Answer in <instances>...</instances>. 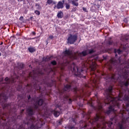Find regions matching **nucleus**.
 Listing matches in <instances>:
<instances>
[{
    "label": "nucleus",
    "mask_w": 129,
    "mask_h": 129,
    "mask_svg": "<svg viewBox=\"0 0 129 129\" xmlns=\"http://www.w3.org/2000/svg\"><path fill=\"white\" fill-rule=\"evenodd\" d=\"M49 38L50 39H53L54 38V36L53 35H50L49 36Z\"/></svg>",
    "instance_id": "a18cd8bd"
},
{
    "label": "nucleus",
    "mask_w": 129,
    "mask_h": 129,
    "mask_svg": "<svg viewBox=\"0 0 129 129\" xmlns=\"http://www.w3.org/2000/svg\"><path fill=\"white\" fill-rule=\"evenodd\" d=\"M121 84H123L125 87H128L129 85L128 81H126L125 82H122Z\"/></svg>",
    "instance_id": "c85d7f7f"
},
{
    "label": "nucleus",
    "mask_w": 129,
    "mask_h": 129,
    "mask_svg": "<svg viewBox=\"0 0 129 129\" xmlns=\"http://www.w3.org/2000/svg\"><path fill=\"white\" fill-rule=\"evenodd\" d=\"M16 36H21V33H17Z\"/></svg>",
    "instance_id": "49530a36"
},
{
    "label": "nucleus",
    "mask_w": 129,
    "mask_h": 129,
    "mask_svg": "<svg viewBox=\"0 0 129 129\" xmlns=\"http://www.w3.org/2000/svg\"><path fill=\"white\" fill-rule=\"evenodd\" d=\"M44 103V101L43 99H39L34 101V103L32 106H29L26 108V115L30 117L29 121H31L32 123L35 122V118L32 116L35 114L36 111L39 112V107L40 106H42Z\"/></svg>",
    "instance_id": "20e7f679"
},
{
    "label": "nucleus",
    "mask_w": 129,
    "mask_h": 129,
    "mask_svg": "<svg viewBox=\"0 0 129 129\" xmlns=\"http://www.w3.org/2000/svg\"><path fill=\"white\" fill-rule=\"evenodd\" d=\"M27 125H29V122H27Z\"/></svg>",
    "instance_id": "13d9d810"
},
{
    "label": "nucleus",
    "mask_w": 129,
    "mask_h": 129,
    "mask_svg": "<svg viewBox=\"0 0 129 129\" xmlns=\"http://www.w3.org/2000/svg\"><path fill=\"white\" fill-rule=\"evenodd\" d=\"M73 102V100L72 98H69L68 103L69 104H72Z\"/></svg>",
    "instance_id": "e433bc0d"
},
{
    "label": "nucleus",
    "mask_w": 129,
    "mask_h": 129,
    "mask_svg": "<svg viewBox=\"0 0 129 129\" xmlns=\"http://www.w3.org/2000/svg\"><path fill=\"white\" fill-rule=\"evenodd\" d=\"M15 81H13V82L14 83Z\"/></svg>",
    "instance_id": "338daca9"
},
{
    "label": "nucleus",
    "mask_w": 129,
    "mask_h": 129,
    "mask_svg": "<svg viewBox=\"0 0 129 129\" xmlns=\"http://www.w3.org/2000/svg\"><path fill=\"white\" fill-rule=\"evenodd\" d=\"M17 90L18 91L22 92V91H23V86L21 85H19L17 88Z\"/></svg>",
    "instance_id": "a878e982"
},
{
    "label": "nucleus",
    "mask_w": 129,
    "mask_h": 129,
    "mask_svg": "<svg viewBox=\"0 0 129 129\" xmlns=\"http://www.w3.org/2000/svg\"><path fill=\"white\" fill-rule=\"evenodd\" d=\"M3 44H4L3 41H1V43H0V45H3Z\"/></svg>",
    "instance_id": "5fc2aeb1"
},
{
    "label": "nucleus",
    "mask_w": 129,
    "mask_h": 129,
    "mask_svg": "<svg viewBox=\"0 0 129 129\" xmlns=\"http://www.w3.org/2000/svg\"><path fill=\"white\" fill-rule=\"evenodd\" d=\"M5 83L0 84V91H2V93L0 94V106L3 107L4 109L10 110L11 104H6L8 101L9 98L8 95L10 91V86L9 84L11 83V79L7 77L5 79Z\"/></svg>",
    "instance_id": "f03ea898"
},
{
    "label": "nucleus",
    "mask_w": 129,
    "mask_h": 129,
    "mask_svg": "<svg viewBox=\"0 0 129 129\" xmlns=\"http://www.w3.org/2000/svg\"><path fill=\"white\" fill-rule=\"evenodd\" d=\"M18 1L19 2H22L23 1V0H18Z\"/></svg>",
    "instance_id": "4d7b16f0"
},
{
    "label": "nucleus",
    "mask_w": 129,
    "mask_h": 129,
    "mask_svg": "<svg viewBox=\"0 0 129 129\" xmlns=\"http://www.w3.org/2000/svg\"><path fill=\"white\" fill-rule=\"evenodd\" d=\"M27 98H28V100H31V102L33 101V98L31 99V95H28Z\"/></svg>",
    "instance_id": "4c0bfd02"
},
{
    "label": "nucleus",
    "mask_w": 129,
    "mask_h": 129,
    "mask_svg": "<svg viewBox=\"0 0 129 129\" xmlns=\"http://www.w3.org/2000/svg\"><path fill=\"white\" fill-rule=\"evenodd\" d=\"M126 105L127 107H129V103H127Z\"/></svg>",
    "instance_id": "864d4df0"
},
{
    "label": "nucleus",
    "mask_w": 129,
    "mask_h": 129,
    "mask_svg": "<svg viewBox=\"0 0 129 129\" xmlns=\"http://www.w3.org/2000/svg\"><path fill=\"white\" fill-rule=\"evenodd\" d=\"M34 13H35L36 15H38V16H39V15H40V14H41V12H40L39 11H38V10H35V11H34Z\"/></svg>",
    "instance_id": "473e14b6"
},
{
    "label": "nucleus",
    "mask_w": 129,
    "mask_h": 129,
    "mask_svg": "<svg viewBox=\"0 0 129 129\" xmlns=\"http://www.w3.org/2000/svg\"><path fill=\"white\" fill-rule=\"evenodd\" d=\"M42 111H43V112L44 114L47 113L48 112V108L47 106L46 105L44 106V107H43V108Z\"/></svg>",
    "instance_id": "5701e85b"
},
{
    "label": "nucleus",
    "mask_w": 129,
    "mask_h": 129,
    "mask_svg": "<svg viewBox=\"0 0 129 129\" xmlns=\"http://www.w3.org/2000/svg\"><path fill=\"white\" fill-rule=\"evenodd\" d=\"M68 128L69 129H77L75 125H70V126H69Z\"/></svg>",
    "instance_id": "c756f323"
},
{
    "label": "nucleus",
    "mask_w": 129,
    "mask_h": 129,
    "mask_svg": "<svg viewBox=\"0 0 129 129\" xmlns=\"http://www.w3.org/2000/svg\"><path fill=\"white\" fill-rule=\"evenodd\" d=\"M9 117V114L8 113H3V116H1V118L3 120H4V118H8Z\"/></svg>",
    "instance_id": "393cba45"
},
{
    "label": "nucleus",
    "mask_w": 129,
    "mask_h": 129,
    "mask_svg": "<svg viewBox=\"0 0 129 129\" xmlns=\"http://www.w3.org/2000/svg\"><path fill=\"white\" fill-rule=\"evenodd\" d=\"M28 50L29 52L30 53H33L36 51L35 47H32V46L28 47Z\"/></svg>",
    "instance_id": "a211bd4d"
},
{
    "label": "nucleus",
    "mask_w": 129,
    "mask_h": 129,
    "mask_svg": "<svg viewBox=\"0 0 129 129\" xmlns=\"http://www.w3.org/2000/svg\"><path fill=\"white\" fill-rule=\"evenodd\" d=\"M79 54L82 56H86L87 55H88V52L87 50H85L81 52H80Z\"/></svg>",
    "instance_id": "dca6fc26"
},
{
    "label": "nucleus",
    "mask_w": 129,
    "mask_h": 129,
    "mask_svg": "<svg viewBox=\"0 0 129 129\" xmlns=\"http://www.w3.org/2000/svg\"><path fill=\"white\" fill-rule=\"evenodd\" d=\"M32 34H33V35L35 36L36 34V33L35 31H33L32 32Z\"/></svg>",
    "instance_id": "09e8293b"
},
{
    "label": "nucleus",
    "mask_w": 129,
    "mask_h": 129,
    "mask_svg": "<svg viewBox=\"0 0 129 129\" xmlns=\"http://www.w3.org/2000/svg\"><path fill=\"white\" fill-rule=\"evenodd\" d=\"M102 76H103V78L106 80H108V79L111 80V81L114 82V83H116V81L117 79L115 78V74H112L111 76H109V75L106 74V73H102Z\"/></svg>",
    "instance_id": "1a4fd4ad"
},
{
    "label": "nucleus",
    "mask_w": 129,
    "mask_h": 129,
    "mask_svg": "<svg viewBox=\"0 0 129 129\" xmlns=\"http://www.w3.org/2000/svg\"><path fill=\"white\" fill-rule=\"evenodd\" d=\"M117 127L119 129H124L125 127L124 122H120L119 123H118L117 124Z\"/></svg>",
    "instance_id": "2eb2a0df"
},
{
    "label": "nucleus",
    "mask_w": 129,
    "mask_h": 129,
    "mask_svg": "<svg viewBox=\"0 0 129 129\" xmlns=\"http://www.w3.org/2000/svg\"><path fill=\"white\" fill-rule=\"evenodd\" d=\"M35 39V38H29V39H28V40H34V39Z\"/></svg>",
    "instance_id": "603ef678"
},
{
    "label": "nucleus",
    "mask_w": 129,
    "mask_h": 129,
    "mask_svg": "<svg viewBox=\"0 0 129 129\" xmlns=\"http://www.w3.org/2000/svg\"><path fill=\"white\" fill-rule=\"evenodd\" d=\"M4 81V78H2V79H1V80H0V82H3Z\"/></svg>",
    "instance_id": "3c124183"
},
{
    "label": "nucleus",
    "mask_w": 129,
    "mask_h": 129,
    "mask_svg": "<svg viewBox=\"0 0 129 129\" xmlns=\"http://www.w3.org/2000/svg\"><path fill=\"white\" fill-rule=\"evenodd\" d=\"M25 67V65L23 62L18 63V67L17 68L19 70H22Z\"/></svg>",
    "instance_id": "6ab92c4d"
},
{
    "label": "nucleus",
    "mask_w": 129,
    "mask_h": 129,
    "mask_svg": "<svg viewBox=\"0 0 129 129\" xmlns=\"http://www.w3.org/2000/svg\"><path fill=\"white\" fill-rule=\"evenodd\" d=\"M9 96L10 97H12L14 96V94L12 92L9 93Z\"/></svg>",
    "instance_id": "37998d69"
},
{
    "label": "nucleus",
    "mask_w": 129,
    "mask_h": 129,
    "mask_svg": "<svg viewBox=\"0 0 129 129\" xmlns=\"http://www.w3.org/2000/svg\"><path fill=\"white\" fill-rule=\"evenodd\" d=\"M93 129H97V128H96V127H94Z\"/></svg>",
    "instance_id": "bf43d9fd"
},
{
    "label": "nucleus",
    "mask_w": 129,
    "mask_h": 129,
    "mask_svg": "<svg viewBox=\"0 0 129 129\" xmlns=\"http://www.w3.org/2000/svg\"><path fill=\"white\" fill-rule=\"evenodd\" d=\"M66 8L67 10H70V5L68 3L66 4Z\"/></svg>",
    "instance_id": "c9c22d12"
},
{
    "label": "nucleus",
    "mask_w": 129,
    "mask_h": 129,
    "mask_svg": "<svg viewBox=\"0 0 129 129\" xmlns=\"http://www.w3.org/2000/svg\"><path fill=\"white\" fill-rule=\"evenodd\" d=\"M110 62L111 64V66L109 70H112L113 69H115L117 72V74L120 78L126 80L128 77L129 71L125 69V66L129 65V61L125 60L123 62L121 61L120 58L115 59L114 58H111L110 60ZM123 68H121L123 67Z\"/></svg>",
    "instance_id": "7ed1b4c3"
},
{
    "label": "nucleus",
    "mask_w": 129,
    "mask_h": 129,
    "mask_svg": "<svg viewBox=\"0 0 129 129\" xmlns=\"http://www.w3.org/2000/svg\"><path fill=\"white\" fill-rule=\"evenodd\" d=\"M91 70L93 72V75H95V70H96V65H93L90 67Z\"/></svg>",
    "instance_id": "412c9836"
},
{
    "label": "nucleus",
    "mask_w": 129,
    "mask_h": 129,
    "mask_svg": "<svg viewBox=\"0 0 129 129\" xmlns=\"http://www.w3.org/2000/svg\"><path fill=\"white\" fill-rule=\"evenodd\" d=\"M41 75H43V73H40Z\"/></svg>",
    "instance_id": "69168bd1"
},
{
    "label": "nucleus",
    "mask_w": 129,
    "mask_h": 129,
    "mask_svg": "<svg viewBox=\"0 0 129 129\" xmlns=\"http://www.w3.org/2000/svg\"><path fill=\"white\" fill-rule=\"evenodd\" d=\"M117 56V54H115V56Z\"/></svg>",
    "instance_id": "774afa93"
},
{
    "label": "nucleus",
    "mask_w": 129,
    "mask_h": 129,
    "mask_svg": "<svg viewBox=\"0 0 129 129\" xmlns=\"http://www.w3.org/2000/svg\"><path fill=\"white\" fill-rule=\"evenodd\" d=\"M64 16L63 12L61 11H60L57 14V17L58 19H62Z\"/></svg>",
    "instance_id": "f3484780"
},
{
    "label": "nucleus",
    "mask_w": 129,
    "mask_h": 129,
    "mask_svg": "<svg viewBox=\"0 0 129 129\" xmlns=\"http://www.w3.org/2000/svg\"><path fill=\"white\" fill-rule=\"evenodd\" d=\"M2 52H0V57L2 56Z\"/></svg>",
    "instance_id": "680f3d73"
},
{
    "label": "nucleus",
    "mask_w": 129,
    "mask_h": 129,
    "mask_svg": "<svg viewBox=\"0 0 129 129\" xmlns=\"http://www.w3.org/2000/svg\"><path fill=\"white\" fill-rule=\"evenodd\" d=\"M112 90H113L112 86H110L108 89H106L107 93L106 98L104 100V102L105 104L110 105L109 107H108V110H106L105 111V113L107 114H109L111 112H114V107H117L118 109L120 108V101L122 100H124V101H129V97L128 96L125 95L124 97H122L120 93L118 95L117 100H116V98H115L111 95V93H112Z\"/></svg>",
    "instance_id": "f257e3e1"
},
{
    "label": "nucleus",
    "mask_w": 129,
    "mask_h": 129,
    "mask_svg": "<svg viewBox=\"0 0 129 129\" xmlns=\"http://www.w3.org/2000/svg\"><path fill=\"white\" fill-rule=\"evenodd\" d=\"M24 17L23 16H21L19 18V20H23Z\"/></svg>",
    "instance_id": "8fccbe9b"
},
{
    "label": "nucleus",
    "mask_w": 129,
    "mask_h": 129,
    "mask_svg": "<svg viewBox=\"0 0 129 129\" xmlns=\"http://www.w3.org/2000/svg\"><path fill=\"white\" fill-rule=\"evenodd\" d=\"M78 36L76 34H71L69 36L68 38L67 39L68 43L70 44H74L76 41H77Z\"/></svg>",
    "instance_id": "9d476101"
},
{
    "label": "nucleus",
    "mask_w": 129,
    "mask_h": 129,
    "mask_svg": "<svg viewBox=\"0 0 129 129\" xmlns=\"http://www.w3.org/2000/svg\"><path fill=\"white\" fill-rule=\"evenodd\" d=\"M66 82L68 83L66 85H64L63 88L59 90L60 95L63 97L68 99L69 96L68 95V93L71 91L72 87L76 84V81L72 80V81H69L68 78L66 79Z\"/></svg>",
    "instance_id": "423d86ee"
},
{
    "label": "nucleus",
    "mask_w": 129,
    "mask_h": 129,
    "mask_svg": "<svg viewBox=\"0 0 129 129\" xmlns=\"http://www.w3.org/2000/svg\"><path fill=\"white\" fill-rule=\"evenodd\" d=\"M2 112V111H1V110H0V113H1Z\"/></svg>",
    "instance_id": "0e129e2a"
},
{
    "label": "nucleus",
    "mask_w": 129,
    "mask_h": 129,
    "mask_svg": "<svg viewBox=\"0 0 129 129\" xmlns=\"http://www.w3.org/2000/svg\"><path fill=\"white\" fill-rule=\"evenodd\" d=\"M88 50V54H93L95 52V50H94V49H88L87 50Z\"/></svg>",
    "instance_id": "bb28decb"
},
{
    "label": "nucleus",
    "mask_w": 129,
    "mask_h": 129,
    "mask_svg": "<svg viewBox=\"0 0 129 129\" xmlns=\"http://www.w3.org/2000/svg\"><path fill=\"white\" fill-rule=\"evenodd\" d=\"M38 127L34 124H31L30 126V129H38Z\"/></svg>",
    "instance_id": "cd10ccee"
},
{
    "label": "nucleus",
    "mask_w": 129,
    "mask_h": 129,
    "mask_svg": "<svg viewBox=\"0 0 129 129\" xmlns=\"http://www.w3.org/2000/svg\"><path fill=\"white\" fill-rule=\"evenodd\" d=\"M110 120L112 121L114 120V122H116V120H117L116 117H114V118H111Z\"/></svg>",
    "instance_id": "58836bf2"
},
{
    "label": "nucleus",
    "mask_w": 129,
    "mask_h": 129,
    "mask_svg": "<svg viewBox=\"0 0 129 129\" xmlns=\"http://www.w3.org/2000/svg\"><path fill=\"white\" fill-rule=\"evenodd\" d=\"M77 90V88L75 87V91H76Z\"/></svg>",
    "instance_id": "052dcab7"
},
{
    "label": "nucleus",
    "mask_w": 129,
    "mask_h": 129,
    "mask_svg": "<svg viewBox=\"0 0 129 129\" xmlns=\"http://www.w3.org/2000/svg\"><path fill=\"white\" fill-rule=\"evenodd\" d=\"M29 76V77H31L33 79V81L35 82L33 83H31L30 84H28L26 86V89L29 88L28 90L29 92L32 91L33 89H34L35 90H37L40 93H42L43 91L46 90L45 86L42 88V87L39 84V81L37 80L36 74H34L33 75H32V73H30Z\"/></svg>",
    "instance_id": "39448f33"
},
{
    "label": "nucleus",
    "mask_w": 129,
    "mask_h": 129,
    "mask_svg": "<svg viewBox=\"0 0 129 129\" xmlns=\"http://www.w3.org/2000/svg\"><path fill=\"white\" fill-rule=\"evenodd\" d=\"M79 0H73L72 1V5H74L76 7H78V6L79 5V4L78 3V2Z\"/></svg>",
    "instance_id": "b1692460"
},
{
    "label": "nucleus",
    "mask_w": 129,
    "mask_h": 129,
    "mask_svg": "<svg viewBox=\"0 0 129 129\" xmlns=\"http://www.w3.org/2000/svg\"><path fill=\"white\" fill-rule=\"evenodd\" d=\"M107 123L109 128H110L111 127V125H112V124H113V123L112 122H111V121H108V122H107Z\"/></svg>",
    "instance_id": "2f4dec72"
},
{
    "label": "nucleus",
    "mask_w": 129,
    "mask_h": 129,
    "mask_svg": "<svg viewBox=\"0 0 129 129\" xmlns=\"http://www.w3.org/2000/svg\"><path fill=\"white\" fill-rule=\"evenodd\" d=\"M87 104L93 109H95V107H94V104H93V99L92 98H91V99L87 102Z\"/></svg>",
    "instance_id": "f8f14e48"
},
{
    "label": "nucleus",
    "mask_w": 129,
    "mask_h": 129,
    "mask_svg": "<svg viewBox=\"0 0 129 129\" xmlns=\"http://www.w3.org/2000/svg\"><path fill=\"white\" fill-rule=\"evenodd\" d=\"M35 6L37 7V9H40L41 8L40 4L38 3H36Z\"/></svg>",
    "instance_id": "f704fd0d"
},
{
    "label": "nucleus",
    "mask_w": 129,
    "mask_h": 129,
    "mask_svg": "<svg viewBox=\"0 0 129 129\" xmlns=\"http://www.w3.org/2000/svg\"><path fill=\"white\" fill-rule=\"evenodd\" d=\"M42 61L43 62H47V61H48V60H47V56H46V57L43 56L42 57Z\"/></svg>",
    "instance_id": "72a5a7b5"
},
{
    "label": "nucleus",
    "mask_w": 129,
    "mask_h": 129,
    "mask_svg": "<svg viewBox=\"0 0 129 129\" xmlns=\"http://www.w3.org/2000/svg\"><path fill=\"white\" fill-rule=\"evenodd\" d=\"M52 57H53V55L47 56V61H50Z\"/></svg>",
    "instance_id": "a19ab883"
},
{
    "label": "nucleus",
    "mask_w": 129,
    "mask_h": 129,
    "mask_svg": "<svg viewBox=\"0 0 129 129\" xmlns=\"http://www.w3.org/2000/svg\"><path fill=\"white\" fill-rule=\"evenodd\" d=\"M43 85V83H41L40 85Z\"/></svg>",
    "instance_id": "e2e57ef3"
},
{
    "label": "nucleus",
    "mask_w": 129,
    "mask_h": 129,
    "mask_svg": "<svg viewBox=\"0 0 129 129\" xmlns=\"http://www.w3.org/2000/svg\"><path fill=\"white\" fill-rule=\"evenodd\" d=\"M104 120V119L101 115H100V114H97L96 115V117L92 120V122H91V124L92 125L96 123L97 127L98 128H99L100 127V125L99 124H97V121H103Z\"/></svg>",
    "instance_id": "6e6552de"
},
{
    "label": "nucleus",
    "mask_w": 129,
    "mask_h": 129,
    "mask_svg": "<svg viewBox=\"0 0 129 129\" xmlns=\"http://www.w3.org/2000/svg\"><path fill=\"white\" fill-rule=\"evenodd\" d=\"M64 1H59L57 3V4L55 5V6L54 7V9H55L56 8L58 10L59 9H63L64 8Z\"/></svg>",
    "instance_id": "9b49d317"
},
{
    "label": "nucleus",
    "mask_w": 129,
    "mask_h": 129,
    "mask_svg": "<svg viewBox=\"0 0 129 129\" xmlns=\"http://www.w3.org/2000/svg\"><path fill=\"white\" fill-rule=\"evenodd\" d=\"M55 81L51 80V82H44V84L46 85L47 87H51L53 86Z\"/></svg>",
    "instance_id": "4468645a"
},
{
    "label": "nucleus",
    "mask_w": 129,
    "mask_h": 129,
    "mask_svg": "<svg viewBox=\"0 0 129 129\" xmlns=\"http://www.w3.org/2000/svg\"><path fill=\"white\" fill-rule=\"evenodd\" d=\"M51 64L52 66H56L57 63V61L55 60H53L51 61Z\"/></svg>",
    "instance_id": "7c9ffc66"
},
{
    "label": "nucleus",
    "mask_w": 129,
    "mask_h": 129,
    "mask_svg": "<svg viewBox=\"0 0 129 129\" xmlns=\"http://www.w3.org/2000/svg\"><path fill=\"white\" fill-rule=\"evenodd\" d=\"M121 52V50L120 49H118L117 50V53H118V54H120Z\"/></svg>",
    "instance_id": "79ce46f5"
},
{
    "label": "nucleus",
    "mask_w": 129,
    "mask_h": 129,
    "mask_svg": "<svg viewBox=\"0 0 129 129\" xmlns=\"http://www.w3.org/2000/svg\"><path fill=\"white\" fill-rule=\"evenodd\" d=\"M11 38H13L15 39V36L13 35V36H11Z\"/></svg>",
    "instance_id": "6e6d98bb"
},
{
    "label": "nucleus",
    "mask_w": 129,
    "mask_h": 129,
    "mask_svg": "<svg viewBox=\"0 0 129 129\" xmlns=\"http://www.w3.org/2000/svg\"><path fill=\"white\" fill-rule=\"evenodd\" d=\"M46 3L48 5H50L51 4H52V5H56V2L53 1V0H47Z\"/></svg>",
    "instance_id": "4be33fe9"
},
{
    "label": "nucleus",
    "mask_w": 129,
    "mask_h": 129,
    "mask_svg": "<svg viewBox=\"0 0 129 129\" xmlns=\"http://www.w3.org/2000/svg\"><path fill=\"white\" fill-rule=\"evenodd\" d=\"M83 10L84 12H86V11H87V10L86 9V8H84V7H83Z\"/></svg>",
    "instance_id": "de8ad7c7"
},
{
    "label": "nucleus",
    "mask_w": 129,
    "mask_h": 129,
    "mask_svg": "<svg viewBox=\"0 0 129 129\" xmlns=\"http://www.w3.org/2000/svg\"><path fill=\"white\" fill-rule=\"evenodd\" d=\"M18 129H25V128L23 126V125H21Z\"/></svg>",
    "instance_id": "c03bdc74"
},
{
    "label": "nucleus",
    "mask_w": 129,
    "mask_h": 129,
    "mask_svg": "<svg viewBox=\"0 0 129 129\" xmlns=\"http://www.w3.org/2000/svg\"><path fill=\"white\" fill-rule=\"evenodd\" d=\"M63 53L65 55L71 56L73 54V52L70 49H66L65 51L63 52Z\"/></svg>",
    "instance_id": "ddd939ff"
},
{
    "label": "nucleus",
    "mask_w": 129,
    "mask_h": 129,
    "mask_svg": "<svg viewBox=\"0 0 129 129\" xmlns=\"http://www.w3.org/2000/svg\"><path fill=\"white\" fill-rule=\"evenodd\" d=\"M77 72L76 70V68L74 67V72L75 76L77 77L83 78L84 79L86 78V75H83V73H86V71H84V69L82 68H78L76 67Z\"/></svg>",
    "instance_id": "0eeeda50"
},
{
    "label": "nucleus",
    "mask_w": 129,
    "mask_h": 129,
    "mask_svg": "<svg viewBox=\"0 0 129 129\" xmlns=\"http://www.w3.org/2000/svg\"><path fill=\"white\" fill-rule=\"evenodd\" d=\"M112 43H113V41H112L109 40L108 41V44L109 45H112Z\"/></svg>",
    "instance_id": "ea45409f"
},
{
    "label": "nucleus",
    "mask_w": 129,
    "mask_h": 129,
    "mask_svg": "<svg viewBox=\"0 0 129 129\" xmlns=\"http://www.w3.org/2000/svg\"><path fill=\"white\" fill-rule=\"evenodd\" d=\"M53 112L55 117H58L59 116L60 112L59 111H55V110H53Z\"/></svg>",
    "instance_id": "aec40b11"
}]
</instances>
